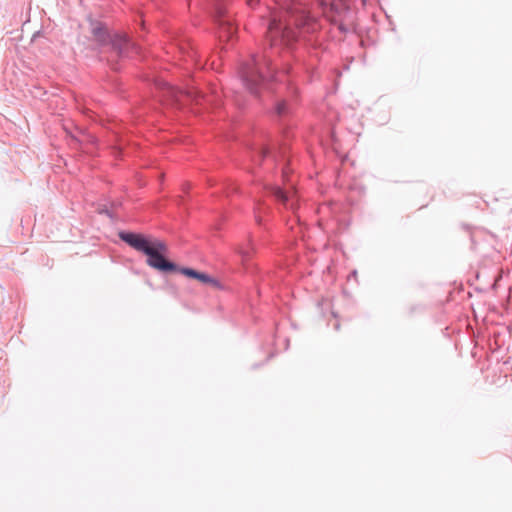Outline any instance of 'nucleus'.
Segmentation results:
<instances>
[{
	"label": "nucleus",
	"instance_id": "obj_1",
	"mask_svg": "<svg viewBox=\"0 0 512 512\" xmlns=\"http://www.w3.org/2000/svg\"><path fill=\"white\" fill-rule=\"evenodd\" d=\"M120 238L135 250L147 256L146 263L160 272H174L177 266L166 258L167 244L157 238L145 237L135 233H121Z\"/></svg>",
	"mask_w": 512,
	"mask_h": 512
},
{
	"label": "nucleus",
	"instance_id": "obj_2",
	"mask_svg": "<svg viewBox=\"0 0 512 512\" xmlns=\"http://www.w3.org/2000/svg\"><path fill=\"white\" fill-rule=\"evenodd\" d=\"M309 21L310 18L305 12L297 8H289V10L285 12L273 13L268 27L267 37L272 46H288L297 38V33L291 28V24L305 26Z\"/></svg>",
	"mask_w": 512,
	"mask_h": 512
},
{
	"label": "nucleus",
	"instance_id": "obj_3",
	"mask_svg": "<svg viewBox=\"0 0 512 512\" xmlns=\"http://www.w3.org/2000/svg\"><path fill=\"white\" fill-rule=\"evenodd\" d=\"M241 76L247 88L253 91L265 79L272 77L268 60L265 57H254L252 63L243 66Z\"/></svg>",
	"mask_w": 512,
	"mask_h": 512
},
{
	"label": "nucleus",
	"instance_id": "obj_4",
	"mask_svg": "<svg viewBox=\"0 0 512 512\" xmlns=\"http://www.w3.org/2000/svg\"><path fill=\"white\" fill-rule=\"evenodd\" d=\"M92 34L95 40L98 41L100 44L111 43L113 48L119 54H123L129 48L136 49L135 45L130 43L124 36H121L119 34H115L112 36L102 23H92Z\"/></svg>",
	"mask_w": 512,
	"mask_h": 512
},
{
	"label": "nucleus",
	"instance_id": "obj_5",
	"mask_svg": "<svg viewBox=\"0 0 512 512\" xmlns=\"http://www.w3.org/2000/svg\"><path fill=\"white\" fill-rule=\"evenodd\" d=\"M331 15H327L330 22L335 25L340 32H347L348 10L342 0H335L331 3Z\"/></svg>",
	"mask_w": 512,
	"mask_h": 512
},
{
	"label": "nucleus",
	"instance_id": "obj_6",
	"mask_svg": "<svg viewBox=\"0 0 512 512\" xmlns=\"http://www.w3.org/2000/svg\"><path fill=\"white\" fill-rule=\"evenodd\" d=\"M180 272L187 277L197 279L201 283L210 285L217 289L221 288L219 281L206 273L198 272L191 268H182Z\"/></svg>",
	"mask_w": 512,
	"mask_h": 512
},
{
	"label": "nucleus",
	"instance_id": "obj_7",
	"mask_svg": "<svg viewBox=\"0 0 512 512\" xmlns=\"http://www.w3.org/2000/svg\"><path fill=\"white\" fill-rule=\"evenodd\" d=\"M237 29L231 22L229 18L224 17L223 15L220 16L219 19V33L220 38L225 40H230L232 36L236 33Z\"/></svg>",
	"mask_w": 512,
	"mask_h": 512
},
{
	"label": "nucleus",
	"instance_id": "obj_8",
	"mask_svg": "<svg viewBox=\"0 0 512 512\" xmlns=\"http://www.w3.org/2000/svg\"><path fill=\"white\" fill-rule=\"evenodd\" d=\"M275 196L282 202H286L288 199L287 195L279 188L275 190Z\"/></svg>",
	"mask_w": 512,
	"mask_h": 512
},
{
	"label": "nucleus",
	"instance_id": "obj_9",
	"mask_svg": "<svg viewBox=\"0 0 512 512\" xmlns=\"http://www.w3.org/2000/svg\"><path fill=\"white\" fill-rule=\"evenodd\" d=\"M251 249H248V247H240L239 248V253L244 257V258H248L250 255H251Z\"/></svg>",
	"mask_w": 512,
	"mask_h": 512
},
{
	"label": "nucleus",
	"instance_id": "obj_10",
	"mask_svg": "<svg viewBox=\"0 0 512 512\" xmlns=\"http://www.w3.org/2000/svg\"><path fill=\"white\" fill-rule=\"evenodd\" d=\"M284 111H285V103L282 102V103L278 104L277 112H278V114H282V113H284Z\"/></svg>",
	"mask_w": 512,
	"mask_h": 512
},
{
	"label": "nucleus",
	"instance_id": "obj_11",
	"mask_svg": "<svg viewBox=\"0 0 512 512\" xmlns=\"http://www.w3.org/2000/svg\"><path fill=\"white\" fill-rule=\"evenodd\" d=\"M258 2H259V0H248V1H247V4H248L250 7H253V6H254V4H256V3H258Z\"/></svg>",
	"mask_w": 512,
	"mask_h": 512
}]
</instances>
